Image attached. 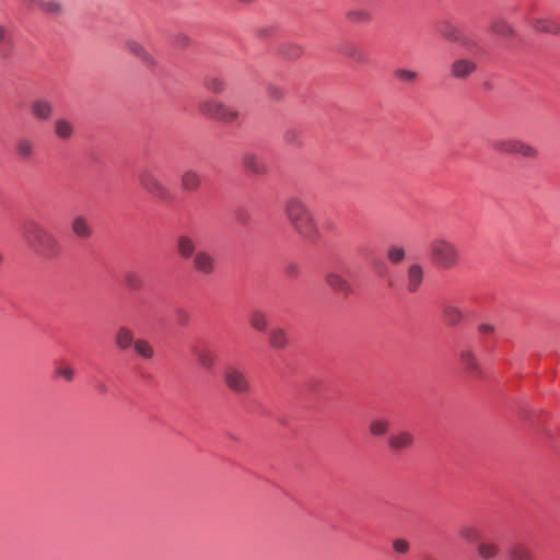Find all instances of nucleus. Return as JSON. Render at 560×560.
Returning <instances> with one entry per match:
<instances>
[{
	"mask_svg": "<svg viewBox=\"0 0 560 560\" xmlns=\"http://www.w3.org/2000/svg\"><path fill=\"white\" fill-rule=\"evenodd\" d=\"M425 270L422 264L411 262L406 270V290L409 293H416L424 282Z\"/></svg>",
	"mask_w": 560,
	"mask_h": 560,
	"instance_id": "8",
	"label": "nucleus"
},
{
	"mask_svg": "<svg viewBox=\"0 0 560 560\" xmlns=\"http://www.w3.org/2000/svg\"><path fill=\"white\" fill-rule=\"evenodd\" d=\"M241 3L248 4L252 3L254 0H237Z\"/></svg>",
	"mask_w": 560,
	"mask_h": 560,
	"instance_id": "56",
	"label": "nucleus"
},
{
	"mask_svg": "<svg viewBox=\"0 0 560 560\" xmlns=\"http://www.w3.org/2000/svg\"><path fill=\"white\" fill-rule=\"evenodd\" d=\"M190 350L200 368L211 370L215 366L218 357L215 352L210 348L194 346Z\"/></svg>",
	"mask_w": 560,
	"mask_h": 560,
	"instance_id": "13",
	"label": "nucleus"
},
{
	"mask_svg": "<svg viewBox=\"0 0 560 560\" xmlns=\"http://www.w3.org/2000/svg\"><path fill=\"white\" fill-rule=\"evenodd\" d=\"M44 2V0H22V3L33 10V9H42V3Z\"/></svg>",
	"mask_w": 560,
	"mask_h": 560,
	"instance_id": "52",
	"label": "nucleus"
},
{
	"mask_svg": "<svg viewBox=\"0 0 560 560\" xmlns=\"http://www.w3.org/2000/svg\"><path fill=\"white\" fill-rule=\"evenodd\" d=\"M528 23L537 32L557 34L560 32L559 23L549 18H529Z\"/></svg>",
	"mask_w": 560,
	"mask_h": 560,
	"instance_id": "23",
	"label": "nucleus"
},
{
	"mask_svg": "<svg viewBox=\"0 0 560 560\" xmlns=\"http://www.w3.org/2000/svg\"><path fill=\"white\" fill-rule=\"evenodd\" d=\"M475 547L480 560H495L500 555V546L492 539L483 538Z\"/></svg>",
	"mask_w": 560,
	"mask_h": 560,
	"instance_id": "14",
	"label": "nucleus"
},
{
	"mask_svg": "<svg viewBox=\"0 0 560 560\" xmlns=\"http://www.w3.org/2000/svg\"><path fill=\"white\" fill-rule=\"evenodd\" d=\"M394 75L397 80L405 83H413L418 79V72L405 68L396 69Z\"/></svg>",
	"mask_w": 560,
	"mask_h": 560,
	"instance_id": "41",
	"label": "nucleus"
},
{
	"mask_svg": "<svg viewBox=\"0 0 560 560\" xmlns=\"http://www.w3.org/2000/svg\"><path fill=\"white\" fill-rule=\"evenodd\" d=\"M493 149L502 154L518 155L528 160H536L539 156L536 147L517 138L499 139L493 142Z\"/></svg>",
	"mask_w": 560,
	"mask_h": 560,
	"instance_id": "5",
	"label": "nucleus"
},
{
	"mask_svg": "<svg viewBox=\"0 0 560 560\" xmlns=\"http://www.w3.org/2000/svg\"><path fill=\"white\" fill-rule=\"evenodd\" d=\"M240 116L238 109L221 102L213 119L223 124H234L238 120Z\"/></svg>",
	"mask_w": 560,
	"mask_h": 560,
	"instance_id": "29",
	"label": "nucleus"
},
{
	"mask_svg": "<svg viewBox=\"0 0 560 560\" xmlns=\"http://www.w3.org/2000/svg\"><path fill=\"white\" fill-rule=\"evenodd\" d=\"M177 318L180 325H186L189 320L188 314L183 310L177 311Z\"/></svg>",
	"mask_w": 560,
	"mask_h": 560,
	"instance_id": "53",
	"label": "nucleus"
},
{
	"mask_svg": "<svg viewBox=\"0 0 560 560\" xmlns=\"http://www.w3.org/2000/svg\"><path fill=\"white\" fill-rule=\"evenodd\" d=\"M491 31L495 35L502 36V37H511L514 34L513 27L502 19L494 20L491 23Z\"/></svg>",
	"mask_w": 560,
	"mask_h": 560,
	"instance_id": "37",
	"label": "nucleus"
},
{
	"mask_svg": "<svg viewBox=\"0 0 560 560\" xmlns=\"http://www.w3.org/2000/svg\"><path fill=\"white\" fill-rule=\"evenodd\" d=\"M442 319L448 326H456L464 319V312L458 305L446 303L442 307Z\"/></svg>",
	"mask_w": 560,
	"mask_h": 560,
	"instance_id": "21",
	"label": "nucleus"
},
{
	"mask_svg": "<svg viewBox=\"0 0 560 560\" xmlns=\"http://www.w3.org/2000/svg\"><path fill=\"white\" fill-rule=\"evenodd\" d=\"M71 231L78 237L88 240L93 234V229L84 215H75L71 221Z\"/></svg>",
	"mask_w": 560,
	"mask_h": 560,
	"instance_id": "22",
	"label": "nucleus"
},
{
	"mask_svg": "<svg viewBox=\"0 0 560 560\" xmlns=\"http://www.w3.org/2000/svg\"><path fill=\"white\" fill-rule=\"evenodd\" d=\"M413 434L406 430L393 433L387 440V445L393 452L409 451L413 446Z\"/></svg>",
	"mask_w": 560,
	"mask_h": 560,
	"instance_id": "10",
	"label": "nucleus"
},
{
	"mask_svg": "<svg viewBox=\"0 0 560 560\" xmlns=\"http://www.w3.org/2000/svg\"><path fill=\"white\" fill-rule=\"evenodd\" d=\"M191 266L198 275L210 277L217 269V261L209 250L201 249L194 255Z\"/></svg>",
	"mask_w": 560,
	"mask_h": 560,
	"instance_id": "7",
	"label": "nucleus"
},
{
	"mask_svg": "<svg viewBox=\"0 0 560 560\" xmlns=\"http://www.w3.org/2000/svg\"><path fill=\"white\" fill-rule=\"evenodd\" d=\"M96 387H97L98 392H101V393L107 392V387L104 384H98Z\"/></svg>",
	"mask_w": 560,
	"mask_h": 560,
	"instance_id": "55",
	"label": "nucleus"
},
{
	"mask_svg": "<svg viewBox=\"0 0 560 560\" xmlns=\"http://www.w3.org/2000/svg\"><path fill=\"white\" fill-rule=\"evenodd\" d=\"M389 421L384 418H375L369 424L370 433L373 436H383L388 432Z\"/></svg>",
	"mask_w": 560,
	"mask_h": 560,
	"instance_id": "36",
	"label": "nucleus"
},
{
	"mask_svg": "<svg viewBox=\"0 0 560 560\" xmlns=\"http://www.w3.org/2000/svg\"><path fill=\"white\" fill-rule=\"evenodd\" d=\"M429 257L431 262L442 270H452L460 261L458 246L446 236H435L429 244Z\"/></svg>",
	"mask_w": 560,
	"mask_h": 560,
	"instance_id": "3",
	"label": "nucleus"
},
{
	"mask_svg": "<svg viewBox=\"0 0 560 560\" xmlns=\"http://www.w3.org/2000/svg\"><path fill=\"white\" fill-rule=\"evenodd\" d=\"M55 373L57 376L62 377L67 382H71L74 378V370L69 364H60L56 366Z\"/></svg>",
	"mask_w": 560,
	"mask_h": 560,
	"instance_id": "45",
	"label": "nucleus"
},
{
	"mask_svg": "<svg viewBox=\"0 0 560 560\" xmlns=\"http://www.w3.org/2000/svg\"><path fill=\"white\" fill-rule=\"evenodd\" d=\"M285 56L289 58H299L303 54V48L299 45H288Z\"/></svg>",
	"mask_w": 560,
	"mask_h": 560,
	"instance_id": "47",
	"label": "nucleus"
},
{
	"mask_svg": "<svg viewBox=\"0 0 560 560\" xmlns=\"http://www.w3.org/2000/svg\"><path fill=\"white\" fill-rule=\"evenodd\" d=\"M267 94L273 101H280L284 96V91L281 86L278 85H268Z\"/></svg>",
	"mask_w": 560,
	"mask_h": 560,
	"instance_id": "46",
	"label": "nucleus"
},
{
	"mask_svg": "<svg viewBox=\"0 0 560 560\" xmlns=\"http://www.w3.org/2000/svg\"><path fill=\"white\" fill-rule=\"evenodd\" d=\"M24 238L27 246L42 257L52 259L61 253L58 237L40 223L30 222L24 230Z\"/></svg>",
	"mask_w": 560,
	"mask_h": 560,
	"instance_id": "2",
	"label": "nucleus"
},
{
	"mask_svg": "<svg viewBox=\"0 0 560 560\" xmlns=\"http://www.w3.org/2000/svg\"><path fill=\"white\" fill-rule=\"evenodd\" d=\"M125 283L131 290H139L143 285V280L137 272L130 271L125 276Z\"/></svg>",
	"mask_w": 560,
	"mask_h": 560,
	"instance_id": "43",
	"label": "nucleus"
},
{
	"mask_svg": "<svg viewBox=\"0 0 560 560\" xmlns=\"http://www.w3.org/2000/svg\"><path fill=\"white\" fill-rule=\"evenodd\" d=\"M268 343L272 349L283 350L289 345L287 331L282 327H273L268 332Z\"/></svg>",
	"mask_w": 560,
	"mask_h": 560,
	"instance_id": "25",
	"label": "nucleus"
},
{
	"mask_svg": "<svg viewBox=\"0 0 560 560\" xmlns=\"http://www.w3.org/2000/svg\"><path fill=\"white\" fill-rule=\"evenodd\" d=\"M387 258L392 264L397 265L406 258V249L402 246L390 245L387 248Z\"/></svg>",
	"mask_w": 560,
	"mask_h": 560,
	"instance_id": "40",
	"label": "nucleus"
},
{
	"mask_svg": "<svg viewBox=\"0 0 560 560\" xmlns=\"http://www.w3.org/2000/svg\"><path fill=\"white\" fill-rule=\"evenodd\" d=\"M346 20L354 25H368L372 22V13L364 8H353L347 11Z\"/></svg>",
	"mask_w": 560,
	"mask_h": 560,
	"instance_id": "26",
	"label": "nucleus"
},
{
	"mask_svg": "<svg viewBox=\"0 0 560 560\" xmlns=\"http://www.w3.org/2000/svg\"><path fill=\"white\" fill-rule=\"evenodd\" d=\"M393 549L398 553H405L409 549V542L405 539H396L393 542Z\"/></svg>",
	"mask_w": 560,
	"mask_h": 560,
	"instance_id": "48",
	"label": "nucleus"
},
{
	"mask_svg": "<svg viewBox=\"0 0 560 560\" xmlns=\"http://www.w3.org/2000/svg\"><path fill=\"white\" fill-rule=\"evenodd\" d=\"M133 334L128 327L121 326L117 329L115 335V345L120 350L128 349L131 345H133Z\"/></svg>",
	"mask_w": 560,
	"mask_h": 560,
	"instance_id": "32",
	"label": "nucleus"
},
{
	"mask_svg": "<svg viewBox=\"0 0 560 560\" xmlns=\"http://www.w3.org/2000/svg\"><path fill=\"white\" fill-rule=\"evenodd\" d=\"M285 273L290 277H298L300 273V267L295 262H290L285 266Z\"/></svg>",
	"mask_w": 560,
	"mask_h": 560,
	"instance_id": "51",
	"label": "nucleus"
},
{
	"mask_svg": "<svg viewBox=\"0 0 560 560\" xmlns=\"http://www.w3.org/2000/svg\"><path fill=\"white\" fill-rule=\"evenodd\" d=\"M31 113L39 120H48L54 114V105L47 98L39 97L32 102Z\"/></svg>",
	"mask_w": 560,
	"mask_h": 560,
	"instance_id": "15",
	"label": "nucleus"
},
{
	"mask_svg": "<svg viewBox=\"0 0 560 560\" xmlns=\"http://www.w3.org/2000/svg\"><path fill=\"white\" fill-rule=\"evenodd\" d=\"M481 335H493L495 332V326L491 323H480L477 327Z\"/></svg>",
	"mask_w": 560,
	"mask_h": 560,
	"instance_id": "49",
	"label": "nucleus"
},
{
	"mask_svg": "<svg viewBox=\"0 0 560 560\" xmlns=\"http://www.w3.org/2000/svg\"><path fill=\"white\" fill-rule=\"evenodd\" d=\"M40 11L52 16H59L63 14V4L58 0H44Z\"/></svg>",
	"mask_w": 560,
	"mask_h": 560,
	"instance_id": "39",
	"label": "nucleus"
},
{
	"mask_svg": "<svg viewBox=\"0 0 560 560\" xmlns=\"http://www.w3.org/2000/svg\"><path fill=\"white\" fill-rule=\"evenodd\" d=\"M242 165L256 175H261L266 173V166L254 152H245L242 155Z\"/></svg>",
	"mask_w": 560,
	"mask_h": 560,
	"instance_id": "27",
	"label": "nucleus"
},
{
	"mask_svg": "<svg viewBox=\"0 0 560 560\" xmlns=\"http://www.w3.org/2000/svg\"><path fill=\"white\" fill-rule=\"evenodd\" d=\"M137 178L140 187L152 197L163 201L171 200V190L162 183V180L151 168H141L138 172Z\"/></svg>",
	"mask_w": 560,
	"mask_h": 560,
	"instance_id": "6",
	"label": "nucleus"
},
{
	"mask_svg": "<svg viewBox=\"0 0 560 560\" xmlns=\"http://www.w3.org/2000/svg\"><path fill=\"white\" fill-rule=\"evenodd\" d=\"M240 116L238 109L221 102L213 119L223 124H234L238 120Z\"/></svg>",
	"mask_w": 560,
	"mask_h": 560,
	"instance_id": "28",
	"label": "nucleus"
},
{
	"mask_svg": "<svg viewBox=\"0 0 560 560\" xmlns=\"http://www.w3.org/2000/svg\"><path fill=\"white\" fill-rule=\"evenodd\" d=\"M122 48L128 54L137 57L144 66L149 68H154L156 66V60L154 57L138 40L128 38L124 40Z\"/></svg>",
	"mask_w": 560,
	"mask_h": 560,
	"instance_id": "9",
	"label": "nucleus"
},
{
	"mask_svg": "<svg viewBox=\"0 0 560 560\" xmlns=\"http://www.w3.org/2000/svg\"><path fill=\"white\" fill-rule=\"evenodd\" d=\"M283 141H284V143L292 145V147H301L303 143L301 132L293 128L287 129L284 131Z\"/></svg>",
	"mask_w": 560,
	"mask_h": 560,
	"instance_id": "42",
	"label": "nucleus"
},
{
	"mask_svg": "<svg viewBox=\"0 0 560 560\" xmlns=\"http://www.w3.org/2000/svg\"><path fill=\"white\" fill-rule=\"evenodd\" d=\"M15 151L20 159L28 161L35 155L36 144L28 137H20L15 143Z\"/></svg>",
	"mask_w": 560,
	"mask_h": 560,
	"instance_id": "24",
	"label": "nucleus"
},
{
	"mask_svg": "<svg viewBox=\"0 0 560 560\" xmlns=\"http://www.w3.org/2000/svg\"><path fill=\"white\" fill-rule=\"evenodd\" d=\"M179 182L185 191L194 192L201 187L202 177L196 170L187 168L182 173Z\"/></svg>",
	"mask_w": 560,
	"mask_h": 560,
	"instance_id": "17",
	"label": "nucleus"
},
{
	"mask_svg": "<svg viewBox=\"0 0 560 560\" xmlns=\"http://www.w3.org/2000/svg\"><path fill=\"white\" fill-rule=\"evenodd\" d=\"M248 323L254 330L262 332L267 330L269 319L264 311L255 308L248 315Z\"/></svg>",
	"mask_w": 560,
	"mask_h": 560,
	"instance_id": "30",
	"label": "nucleus"
},
{
	"mask_svg": "<svg viewBox=\"0 0 560 560\" xmlns=\"http://www.w3.org/2000/svg\"><path fill=\"white\" fill-rule=\"evenodd\" d=\"M10 42L9 28L7 25L0 23V46L5 45Z\"/></svg>",
	"mask_w": 560,
	"mask_h": 560,
	"instance_id": "50",
	"label": "nucleus"
},
{
	"mask_svg": "<svg viewBox=\"0 0 560 560\" xmlns=\"http://www.w3.org/2000/svg\"><path fill=\"white\" fill-rule=\"evenodd\" d=\"M236 220L237 222H240L241 224H246L247 221H248V215L246 214V212H244L243 210H240L236 214Z\"/></svg>",
	"mask_w": 560,
	"mask_h": 560,
	"instance_id": "54",
	"label": "nucleus"
},
{
	"mask_svg": "<svg viewBox=\"0 0 560 560\" xmlns=\"http://www.w3.org/2000/svg\"><path fill=\"white\" fill-rule=\"evenodd\" d=\"M133 348L137 354L145 360H150L154 357V349L151 343L144 339H137L133 342Z\"/></svg>",
	"mask_w": 560,
	"mask_h": 560,
	"instance_id": "38",
	"label": "nucleus"
},
{
	"mask_svg": "<svg viewBox=\"0 0 560 560\" xmlns=\"http://www.w3.org/2000/svg\"><path fill=\"white\" fill-rule=\"evenodd\" d=\"M176 249L178 255L184 259L192 258L194 255L198 252L196 250L195 240L187 234H182L177 237Z\"/></svg>",
	"mask_w": 560,
	"mask_h": 560,
	"instance_id": "20",
	"label": "nucleus"
},
{
	"mask_svg": "<svg viewBox=\"0 0 560 560\" xmlns=\"http://www.w3.org/2000/svg\"><path fill=\"white\" fill-rule=\"evenodd\" d=\"M438 32L443 38H445L447 40H451V42L460 40L459 30L457 28V26H455L454 24H452L448 21H441L438 24Z\"/></svg>",
	"mask_w": 560,
	"mask_h": 560,
	"instance_id": "31",
	"label": "nucleus"
},
{
	"mask_svg": "<svg viewBox=\"0 0 560 560\" xmlns=\"http://www.w3.org/2000/svg\"><path fill=\"white\" fill-rule=\"evenodd\" d=\"M346 56L349 57L352 61L359 65H364L368 62L369 58L362 50L358 48H349L346 50Z\"/></svg>",
	"mask_w": 560,
	"mask_h": 560,
	"instance_id": "44",
	"label": "nucleus"
},
{
	"mask_svg": "<svg viewBox=\"0 0 560 560\" xmlns=\"http://www.w3.org/2000/svg\"><path fill=\"white\" fill-rule=\"evenodd\" d=\"M325 282L331 290L342 294H349L352 291L350 282L342 275L335 271L326 273Z\"/></svg>",
	"mask_w": 560,
	"mask_h": 560,
	"instance_id": "16",
	"label": "nucleus"
},
{
	"mask_svg": "<svg viewBox=\"0 0 560 560\" xmlns=\"http://www.w3.org/2000/svg\"><path fill=\"white\" fill-rule=\"evenodd\" d=\"M509 560H534V558L527 546L515 544L509 550Z\"/></svg>",
	"mask_w": 560,
	"mask_h": 560,
	"instance_id": "35",
	"label": "nucleus"
},
{
	"mask_svg": "<svg viewBox=\"0 0 560 560\" xmlns=\"http://www.w3.org/2000/svg\"><path fill=\"white\" fill-rule=\"evenodd\" d=\"M203 86L211 93L221 94L226 90L228 84L226 81L220 77L209 75L205 79Z\"/></svg>",
	"mask_w": 560,
	"mask_h": 560,
	"instance_id": "34",
	"label": "nucleus"
},
{
	"mask_svg": "<svg viewBox=\"0 0 560 560\" xmlns=\"http://www.w3.org/2000/svg\"><path fill=\"white\" fill-rule=\"evenodd\" d=\"M458 537L468 545L476 546L485 537L481 528L476 524H463L458 530Z\"/></svg>",
	"mask_w": 560,
	"mask_h": 560,
	"instance_id": "18",
	"label": "nucleus"
},
{
	"mask_svg": "<svg viewBox=\"0 0 560 560\" xmlns=\"http://www.w3.org/2000/svg\"><path fill=\"white\" fill-rule=\"evenodd\" d=\"M74 131L73 122L66 117H59L54 121V133L59 140H70L73 137Z\"/></svg>",
	"mask_w": 560,
	"mask_h": 560,
	"instance_id": "19",
	"label": "nucleus"
},
{
	"mask_svg": "<svg viewBox=\"0 0 560 560\" xmlns=\"http://www.w3.org/2000/svg\"><path fill=\"white\" fill-rule=\"evenodd\" d=\"M285 215L292 229L303 238L314 241L318 236L317 221L301 197L292 196L287 200Z\"/></svg>",
	"mask_w": 560,
	"mask_h": 560,
	"instance_id": "1",
	"label": "nucleus"
},
{
	"mask_svg": "<svg viewBox=\"0 0 560 560\" xmlns=\"http://www.w3.org/2000/svg\"><path fill=\"white\" fill-rule=\"evenodd\" d=\"M459 361L464 370L472 376H480L482 369L477 354L470 349H463L459 352Z\"/></svg>",
	"mask_w": 560,
	"mask_h": 560,
	"instance_id": "12",
	"label": "nucleus"
},
{
	"mask_svg": "<svg viewBox=\"0 0 560 560\" xmlns=\"http://www.w3.org/2000/svg\"><path fill=\"white\" fill-rule=\"evenodd\" d=\"M477 70V63L469 58H457L450 67V73L454 79L465 80Z\"/></svg>",
	"mask_w": 560,
	"mask_h": 560,
	"instance_id": "11",
	"label": "nucleus"
},
{
	"mask_svg": "<svg viewBox=\"0 0 560 560\" xmlns=\"http://www.w3.org/2000/svg\"><path fill=\"white\" fill-rule=\"evenodd\" d=\"M220 104H221V101H219L217 98H212V97L203 98L198 103V110L202 115L213 119L219 109Z\"/></svg>",
	"mask_w": 560,
	"mask_h": 560,
	"instance_id": "33",
	"label": "nucleus"
},
{
	"mask_svg": "<svg viewBox=\"0 0 560 560\" xmlns=\"http://www.w3.org/2000/svg\"><path fill=\"white\" fill-rule=\"evenodd\" d=\"M223 382L226 388L236 395L246 396L253 392L246 369L240 364L230 363L225 365Z\"/></svg>",
	"mask_w": 560,
	"mask_h": 560,
	"instance_id": "4",
	"label": "nucleus"
}]
</instances>
